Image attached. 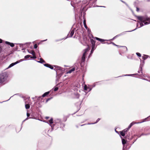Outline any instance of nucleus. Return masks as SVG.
I'll use <instances>...</instances> for the list:
<instances>
[{"mask_svg": "<svg viewBox=\"0 0 150 150\" xmlns=\"http://www.w3.org/2000/svg\"><path fill=\"white\" fill-rule=\"evenodd\" d=\"M49 100V99H48L47 100V101H48V100Z\"/></svg>", "mask_w": 150, "mask_h": 150, "instance_id": "8fccbe9b", "label": "nucleus"}, {"mask_svg": "<svg viewBox=\"0 0 150 150\" xmlns=\"http://www.w3.org/2000/svg\"><path fill=\"white\" fill-rule=\"evenodd\" d=\"M129 128H127L125 129H124L122 131H124V132L125 133L126 132H127L128 131V130H129Z\"/></svg>", "mask_w": 150, "mask_h": 150, "instance_id": "c85d7f7f", "label": "nucleus"}, {"mask_svg": "<svg viewBox=\"0 0 150 150\" xmlns=\"http://www.w3.org/2000/svg\"><path fill=\"white\" fill-rule=\"evenodd\" d=\"M3 40L2 39H0V43H2V42Z\"/></svg>", "mask_w": 150, "mask_h": 150, "instance_id": "4c0bfd02", "label": "nucleus"}, {"mask_svg": "<svg viewBox=\"0 0 150 150\" xmlns=\"http://www.w3.org/2000/svg\"><path fill=\"white\" fill-rule=\"evenodd\" d=\"M100 7H105V6H100Z\"/></svg>", "mask_w": 150, "mask_h": 150, "instance_id": "49530a36", "label": "nucleus"}, {"mask_svg": "<svg viewBox=\"0 0 150 150\" xmlns=\"http://www.w3.org/2000/svg\"><path fill=\"white\" fill-rule=\"evenodd\" d=\"M144 56L142 57V58L144 60H145L146 59L149 57V56L147 55H144Z\"/></svg>", "mask_w": 150, "mask_h": 150, "instance_id": "4be33fe9", "label": "nucleus"}, {"mask_svg": "<svg viewBox=\"0 0 150 150\" xmlns=\"http://www.w3.org/2000/svg\"><path fill=\"white\" fill-rule=\"evenodd\" d=\"M123 50H127V48L125 46H123Z\"/></svg>", "mask_w": 150, "mask_h": 150, "instance_id": "72a5a7b5", "label": "nucleus"}, {"mask_svg": "<svg viewBox=\"0 0 150 150\" xmlns=\"http://www.w3.org/2000/svg\"><path fill=\"white\" fill-rule=\"evenodd\" d=\"M81 125V126H83V125Z\"/></svg>", "mask_w": 150, "mask_h": 150, "instance_id": "de8ad7c7", "label": "nucleus"}, {"mask_svg": "<svg viewBox=\"0 0 150 150\" xmlns=\"http://www.w3.org/2000/svg\"><path fill=\"white\" fill-rule=\"evenodd\" d=\"M113 44L114 45H115L117 46V45H115L114 43H113Z\"/></svg>", "mask_w": 150, "mask_h": 150, "instance_id": "a18cd8bd", "label": "nucleus"}, {"mask_svg": "<svg viewBox=\"0 0 150 150\" xmlns=\"http://www.w3.org/2000/svg\"><path fill=\"white\" fill-rule=\"evenodd\" d=\"M8 76L6 73H3L0 74V83L4 84L7 82Z\"/></svg>", "mask_w": 150, "mask_h": 150, "instance_id": "f03ea898", "label": "nucleus"}, {"mask_svg": "<svg viewBox=\"0 0 150 150\" xmlns=\"http://www.w3.org/2000/svg\"><path fill=\"white\" fill-rule=\"evenodd\" d=\"M122 143L123 145H124L126 143V141L125 139H122Z\"/></svg>", "mask_w": 150, "mask_h": 150, "instance_id": "412c9836", "label": "nucleus"}, {"mask_svg": "<svg viewBox=\"0 0 150 150\" xmlns=\"http://www.w3.org/2000/svg\"><path fill=\"white\" fill-rule=\"evenodd\" d=\"M123 150H124V147L123 148Z\"/></svg>", "mask_w": 150, "mask_h": 150, "instance_id": "09e8293b", "label": "nucleus"}, {"mask_svg": "<svg viewBox=\"0 0 150 150\" xmlns=\"http://www.w3.org/2000/svg\"><path fill=\"white\" fill-rule=\"evenodd\" d=\"M54 67H55L54 70H55L57 72V70H61L62 69L61 67L57 66H54Z\"/></svg>", "mask_w": 150, "mask_h": 150, "instance_id": "1a4fd4ad", "label": "nucleus"}, {"mask_svg": "<svg viewBox=\"0 0 150 150\" xmlns=\"http://www.w3.org/2000/svg\"><path fill=\"white\" fill-rule=\"evenodd\" d=\"M138 72L139 73H140V72H142V67L140 66V67L139 69Z\"/></svg>", "mask_w": 150, "mask_h": 150, "instance_id": "cd10ccee", "label": "nucleus"}, {"mask_svg": "<svg viewBox=\"0 0 150 150\" xmlns=\"http://www.w3.org/2000/svg\"><path fill=\"white\" fill-rule=\"evenodd\" d=\"M89 47L88 46L87 48L83 50V53L82 57L81 62H83L85 61V56L86 54V53L89 50Z\"/></svg>", "mask_w": 150, "mask_h": 150, "instance_id": "7ed1b4c3", "label": "nucleus"}, {"mask_svg": "<svg viewBox=\"0 0 150 150\" xmlns=\"http://www.w3.org/2000/svg\"><path fill=\"white\" fill-rule=\"evenodd\" d=\"M133 75H134V74H127L124 75L125 76H132Z\"/></svg>", "mask_w": 150, "mask_h": 150, "instance_id": "c9c22d12", "label": "nucleus"}, {"mask_svg": "<svg viewBox=\"0 0 150 150\" xmlns=\"http://www.w3.org/2000/svg\"><path fill=\"white\" fill-rule=\"evenodd\" d=\"M48 123H49L50 124V125L51 126L52 128H53V126L52 125V124L53 123V119L52 118H51L49 121V122H47Z\"/></svg>", "mask_w": 150, "mask_h": 150, "instance_id": "4468645a", "label": "nucleus"}, {"mask_svg": "<svg viewBox=\"0 0 150 150\" xmlns=\"http://www.w3.org/2000/svg\"><path fill=\"white\" fill-rule=\"evenodd\" d=\"M137 11H139V9L138 8H137Z\"/></svg>", "mask_w": 150, "mask_h": 150, "instance_id": "58836bf2", "label": "nucleus"}, {"mask_svg": "<svg viewBox=\"0 0 150 150\" xmlns=\"http://www.w3.org/2000/svg\"><path fill=\"white\" fill-rule=\"evenodd\" d=\"M95 45H92V49H95Z\"/></svg>", "mask_w": 150, "mask_h": 150, "instance_id": "473e14b6", "label": "nucleus"}, {"mask_svg": "<svg viewBox=\"0 0 150 150\" xmlns=\"http://www.w3.org/2000/svg\"><path fill=\"white\" fill-rule=\"evenodd\" d=\"M91 42L92 45H95V42L92 39H91Z\"/></svg>", "mask_w": 150, "mask_h": 150, "instance_id": "aec40b11", "label": "nucleus"}, {"mask_svg": "<svg viewBox=\"0 0 150 150\" xmlns=\"http://www.w3.org/2000/svg\"><path fill=\"white\" fill-rule=\"evenodd\" d=\"M30 100L28 99H27L25 100V106L26 109H28L30 107Z\"/></svg>", "mask_w": 150, "mask_h": 150, "instance_id": "39448f33", "label": "nucleus"}, {"mask_svg": "<svg viewBox=\"0 0 150 150\" xmlns=\"http://www.w3.org/2000/svg\"><path fill=\"white\" fill-rule=\"evenodd\" d=\"M58 89V88L57 87H55L54 88V91H57Z\"/></svg>", "mask_w": 150, "mask_h": 150, "instance_id": "2f4dec72", "label": "nucleus"}, {"mask_svg": "<svg viewBox=\"0 0 150 150\" xmlns=\"http://www.w3.org/2000/svg\"><path fill=\"white\" fill-rule=\"evenodd\" d=\"M137 18L141 22L139 23L140 26L138 27V24H137V27L138 28H140L144 25L143 23H144V25L148 24L150 23V18L147 16H139L137 17Z\"/></svg>", "mask_w": 150, "mask_h": 150, "instance_id": "f257e3e1", "label": "nucleus"}, {"mask_svg": "<svg viewBox=\"0 0 150 150\" xmlns=\"http://www.w3.org/2000/svg\"><path fill=\"white\" fill-rule=\"evenodd\" d=\"M38 62L40 63H43L45 62V61L42 58H40V60L39 61H37Z\"/></svg>", "mask_w": 150, "mask_h": 150, "instance_id": "dca6fc26", "label": "nucleus"}, {"mask_svg": "<svg viewBox=\"0 0 150 150\" xmlns=\"http://www.w3.org/2000/svg\"><path fill=\"white\" fill-rule=\"evenodd\" d=\"M83 24H84V26L85 27V28L87 29V30H89L88 28L87 25H86V19H84L83 20Z\"/></svg>", "mask_w": 150, "mask_h": 150, "instance_id": "ddd939ff", "label": "nucleus"}, {"mask_svg": "<svg viewBox=\"0 0 150 150\" xmlns=\"http://www.w3.org/2000/svg\"><path fill=\"white\" fill-rule=\"evenodd\" d=\"M28 51L29 53L32 54L33 55H35V52L33 50H31L30 51H29V50H28Z\"/></svg>", "mask_w": 150, "mask_h": 150, "instance_id": "2eb2a0df", "label": "nucleus"}, {"mask_svg": "<svg viewBox=\"0 0 150 150\" xmlns=\"http://www.w3.org/2000/svg\"><path fill=\"white\" fill-rule=\"evenodd\" d=\"M30 114L29 113H28V112H27V117L25 120H24V121H25V120L28 119H29V118H28V117H29L30 116ZM31 118L30 117L29 118Z\"/></svg>", "mask_w": 150, "mask_h": 150, "instance_id": "5701e85b", "label": "nucleus"}, {"mask_svg": "<svg viewBox=\"0 0 150 150\" xmlns=\"http://www.w3.org/2000/svg\"><path fill=\"white\" fill-rule=\"evenodd\" d=\"M94 50V49H91V54L93 52V51Z\"/></svg>", "mask_w": 150, "mask_h": 150, "instance_id": "e433bc0d", "label": "nucleus"}, {"mask_svg": "<svg viewBox=\"0 0 150 150\" xmlns=\"http://www.w3.org/2000/svg\"><path fill=\"white\" fill-rule=\"evenodd\" d=\"M116 36H116L115 37H114V38H113V40L115 38V37H116Z\"/></svg>", "mask_w": 150, "mask_h": 150, "instance_id": "79ce46f5", "label": "nucleus"}, {"mask_svg": "<svg viewBox=\"0 0 150 150\" xmlns=\"http://www.w3.org/2000/svg\"><path fill=\"white\" fill-rule=\"evenodd\" d=\"M75 97L76 98H78L79 96V94L77 93H75Z\"/></svg>", "mask_w": 150, "mask_h": 150, "instance_id": "393cba45", "label": "nucleus"}, {"mask_svg": "<svg viewBox=\"0 0 150 150\" xmlns=\"http://www.w3.org/2000/svg\"><path fill=\"white\" fill-rule=\"evenodd\" d=\"M5 43L7 44L10 45V46L12 47L14 46V45L13 43H11L7 41H6Z\"/></svg>", "mask_w": 150, "mask_h": 150, "instance_id": "f8f14e48", "label": "nucleus"}, {"mask_svg": "<svg viewBox=\"0 0 150 150\" xmlns=\"http://www.w3.org/2000/svg\"><path fill=\"white\" fill-rule=\"evenodd\" d=\"M100 120V118H98L95 123H90V124L88 123V125H89V124H94L97 123V122H98Z\"/></svg>", "mask_w": 150, "mask_h": 150, "instance_id": "a878e982", "label": "nucleus"}, {"mask_svg": "<svg viewBox=\"0 0 150 150\" xmlns=\"http://www.w3.org/2000/svg\"><path fill=\"white\" fill-rule=\"evenodd\" d=\"M23 60H24L23 59H21V60H19V61H16V62H15L12 63V64H10L9 66L7 68V69H9V68L12 67L14 65L17 64L18 63H19V62H22V61H23Z\"/></svg>", "mask_w": 150, "mask_h": 150, "instance_id": "20e7f679", "label": "nucleus"}, {"mask_svg": "<svg viewBox=\"0 0 150 150\" xmlns=\"http://www.w3.org/2000/svg\"><path fill=\"white\" fill-rule=\"evenodd\" d=\"M135 123H136L134 122H132L128 126V128H129V129L133 125H134V124H135Z\"/></svg>", "mask_w": 150, "mask_h": 150, "instance_id": "f3484780", "label": "nucleus"}, {"mask_svg": "<svg viewBox=\"0 0 150 150\" xmlns=\"http://www.w3.org/2000/svg\"><path fill=\"white\" fill-rule=\"evenodd\" d=\"M30 57V55H27L25 56L24 58L25 59H27L29 58V57Z\"/></svg>", "mask_w": 150, "mask_h": 150, "instance_id": "bb28decb", "label": "nucleus"}, {"mask_svg": "<svg viewBox=\"0 0 150 150\" xmlns=\"http://www.w3.org/2000/svg\"><path fill=\"white\" fill-rule=\"evenodd\" d=\"M92 37H93V38L95 39L96 40H98L100 41V42H103L105 40H104V39H100V38H98L97 37H95L94 38V37H93V36Z\"/></svg>", "mask_w": 150, "mask_h": 150, "instance_id": "9b49d317", "label": "nucleus"}, {"mask_svg": "<svg viewBox=\"0 0 150 150\" xmlns=\"http://www.w3.org/2000/svg\"><path fill=\"white\" fill-rule=\"evenodd\" d=\"M136 54L139 57H140L141 56V54L139 53H136Z\"/></svg>", "mask_w": 150, "mask_h": 150, "instance_id": "c756f323", "label": "nucleus"}, {"mask_svg": "<svg viewBox=\"0 0 150 150\" xmlns=\"http://www.w3.org/2000/svg\"><path fill=\"white\" fill-rule=\"evenodd\" d=\"M50 93V91H48L42 95V96L44 97L46 96L47 95H48Z\"/></svg>", "mask_w": 150, "mask_h": 150, "instance_id": "6ab92c4d", "label": "nucleus"}, {"mask_svg": "<svg viewBox=\"0 0 150 150\" xmlns=\"http://www.w3.org/2000/svg\"><path fill=\"white\" fill-rule=\"evenodd\" d=\"M33 55V57H30V58H33V59H36V57L35 55Z\"/></svg>", "mask_w": 150, "mask_h": 150, "instance_id": "7c9ffc66", "label": "nucleus"}, {"mask_svg": "<svg viewBox=\"0 0 150 150\" xmlns=\"http://www.w3.org/2000/svg\"><path fill=\"white\" fill-rule=\"evenodd\" d=\"M75 70V68H72L71 69L69 70L67 72V73H71L72 71H74Z\"/></svg>", "mask_w": 150, "mask_h": 150, "instance_id": "a211bd4d", "label": "nucleus"}, {"mask_svg": "<svg viewBox=\"0 0 150 150\" xmlns=\"http://www.w3.org/2000/svg\"><path fill=\"white\" fill-rule=\"evenodd\" d=\"M120 135L122 136H124L125 135V133L124 131L120 132Z\"/></svg>", "mask_w": 150, "mask_h": 150, "instance_id": "b1692460", "label": "nucleus"}, {"mask_svg": "<svg viewBox=\"0 0 150 150\" xmlns=\"http://www.w3.org/2000/svg\"><path fill=\"white\" fill-rule=\"evenodd\" d=\"M47 40V39H46L45 40H42V41H43V42L45 41H46Z\"/></svg>", "mask_w": 150, "mask_h": 150, "instance_id": "a19ab883", "label": "nucleus"}, {"mask_svg": "<svg viewBox=\"0 0 150 150\" xmlns=\"http://www.w3.org/2000/svg\"><path fill=\"white\" fill-rule=\"evenodd\" d=\"M74 29H72L71 31L70 35H67V38L71 37L74 35Z\"/></svg>", "mask_w": 150, "mask_h": 150, "instance_id": "6e6552de", "label": "nucleus"}, {"mask_svg": "<svg viewBox=\"0 0 150 150\" xmlns=\"http://www.w3.org/2000/svg\"><path fill=\"white\" fill-rule=\"evenodd\" d=\"M136 29H134V30H131V31H128L127 32H131V31H134V30H135Z\"/></svg>", "mask_w": 150, "mask_h": 150, "instance_id": "ea45409f", "label": "nucleus"}, {"mask_svg": "<svg viewBox=\"0 0 150 150\" xmlns=\"http://www.w3.org/2000/svg\"><path fill=\"white\" fill-rule=\"evenodd\" d=\"M142 122H140V123H141ZM139 122L138 123H139Z\"/></svg>", "mask_w": 150, "mask_h": 150, "instance_id": "3c124183", "label": "nucleus"}, {"mask_svg": "<svg viewBox=\"0 0 150 150\" xmlns=\"http://www.w3.org/2000/svg\"><path fill=\"white\" fill-rule=\"evenodd\" d=\"M37 47H38V46H37V45L36 44H35L34 45V47L36 49V48H37Z\"/></svg>", "mask_w": 150, "mask_h": 150, "instance_id": "f704fd0d", "label": "nucleus"}, {"mask_svg": "<svg viewBox=\"0 0 150 150\" xmlns=\"http://www.w3.org/2000/svg\"><path fill=\"white\" fill-rule=\"evenodd\" d=\"M71 4L74 7V8H75L78 4V2H77V0H73L71 1Z\"/></svg>", "mask_w": 150, "mask_h": 150, "instance_id": "423d86ee", "label": "nucleus"}, {"mask_svg": "<svg viewBox=\"0 0 150 150\" xmlns=\"http://www.w3.org/2000/svg\"><path fill=\"white\" fill-rule=\"evenodd\" d=\"M44 65L46 67L50 68L51 69H53L54 68L53 66L48 64H44Z\"/></svg>", "mask_w": 150, "mask_h": 150, "instance_id": "9d476101", "label": "nucleus"}, {"mask_svg": "<svg viewBox=\"0 0 150 150\" xmlns=\"http://www.w3.org/2000/svg\"><path fill=\"white\" fill-rule=\"evenodd\" d=\"M48 118H49V117H46V119H48Z\"/></svg>", "mask_w": 150, "mask_h": 150, "instance_id": "c03bdc74", "label": "nucleus"}, {"mask_svg": "<svg viewBox=\"0 0 150 150\" xmlns=\"http://www.w3.org/2000/svg\"><path fill=\"white\" fill-rule=\"evenodd\" d=\"M115 132H116L117 133H118V132H117V131H116V130H115Z\"/></svg>", "mask_w": 150, "mask_h": 150, "instance_id": "37998d69", "label": "nucleus"}, {"mask_svg": "<svg viewBox=\"0 0 150 150\" xmlns=\"http://www.w3.org/2000/svg\"><path fill=\"white\" fill-rule=\"evenodd\" d=\"M84 89L85 90L88 92L90 91L91 90V88L87 86L86 85H85L84 86Z\"/></svg>", "mask_w": 150, "mask_h": 150, "instance_id": "0eeeda50", "label": "nucleus"}]
</instances>
